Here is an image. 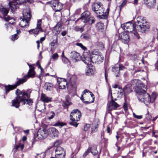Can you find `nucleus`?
<instances>
[{
    "label": "nucleus",
    "instance_id": "nucleus-24",
    "mask_svg": "<svg viewBox=\"0 0 158 158\" xmlns=\"http://www.w3.org/2000/svg\"><path fill=\"white\" fill-rule=\"evenodd\" d=\"M132 87L130 84H127L125 86L123 89V91L125 94H128L132 91Z\"/></svg>",
    "mask_w": 158,
    "mask_h": 158
},
{
    "label": "nucleus",
    "instance_id": "nucleus-53",
    "mask_svg": "<svg viewBox=\"0 0 158 158\" xmlns=\"http://www.w3.org/2000/svg\"><path fill=\"white\" fill-rule=\"evenodd\" d=\"M125 68L124 66H123L122 65H119V67H118V70L119 71L120 70H123Z\"/></svg>",
    "mask_w": 158,
    "mask_h": 158
},
{
    "label": "nucleus",
    "instance_id": "nucleus-63",
    "mask_svg": "<svg viewBox=\"0 0 158 158\" xmlns=\"http://www.w3.org/2000/svg\"><path fill=\"white\" fill-rule=\"evenodd\" d=\"M83 96H84V95H83V94L82 95H81V100L82 101L84 102H85V103H86L84 101V98H83Z\"/></svg>",
    "mask_w": 158,
    "mask_h": 158
},
{
    "label": "nucleus",
    "instance_id": "nucleus-10",
    "mask_svg": "<svg viewBox=\"0 0 158 158\" xmlns=\"http://www.w3.org/2000/svg\"><path fill=\"white\" fill-rule=\"evenodd\" d=\"M42 20L39 19L38 20L37 23L36 27L35 29H31L29 31V32L30 34H34L37 35L40 32H42L43 30L41 27Z\"/></svg>",
    "mask_w": 158,
    "mask_h": 158
},
{
    "label": "nucleus",
    "instance_id": "nucleus-48",
    "mask_svg": "<svg viewBox=\"0 0 158 158\" xmlns=\"http://www.w3.org/2000/svg\"><path fill=\"white\" fill-rule=\"evenodd\" d=\"M52 58L55 60L58 59V54L56 53H55L52 56Z\"/></svg>",
    "mask_w": 158,
    "mask_h": 158
},
{
    "label": "nucleus",
    "instance_id": "nucleus-15",
    "mask_svg": "<svg viewBox=\"0 0 158 158\" xmlns=\"http://www.w3.org/2000/svg\"><path fill=\"white\" fill-rule=\"evenodd\" d=\"M70 58L74 62L79 61L81 59V57L79 53L75 51H72L70 53Z\"/></svg>",
    "mask_w": 158,
    "mask_h": 158
},
{
    "label": "nucleus",
    "instance_id": "nucleus-11",
    "mask_svg": "<svg viewBox=\"0 0 158 158\" xmlns=\"http://www.w3.org/2000/svg\"><path fill=\"white\" fill-rule=\"evenodd\" d=\"M83 95L85 98H86L87 96L89 98V100L87 101H85L86 103H89L94 102V95L89 90L85 89L83 92Z\"/></svg>",
    "mask_w": 158,
    "mask_h": 158
},
{
    "label": "nucleus",
    "instance_id": "nucleus-13",
    "mask_svg": "<svg viewBox=\"0 0 158 158\" xmlns=\"http://www.w3.org/2000/svg\"><path fill=\"white\" fill-rule=\"evenodd\" d=\"M92 60H93V62L100 63L103 61L104 59V57L101 54L98 53V54H92Z\"/></svg>",
    "mask_w": 158,
    "mask_h": 158
},
{
    "label": "nucleus",
    "instance_id": "nucleus-14",
    "mask_svg": "<svg viewBox=\"0 0 158 158\" xmlns=\"http://www.w3.org/2000/svg\"><path fill=\"white\" fill-rule=\"evenodd\" d=\"M118 38L119 40L124 44H127L129 42V36L126 32H123L120 34L119 35Z\"/></svg>",
    "mask_w": 158,
    "mask_h": 158
},
{
    "label": "nucleus",
    "instance_id": "nucleus-26",
    "mask_svg": "<svg viewBox=\"0 0 158 158\" xmlns=\"http://www.w3.org/2000/svg\"><path fill=\"white\" fill-rule=\"evenodd\" d=\"M58 82H59V87L60 89H64L67 84V82L64 79L60 81H58Z\"/></svg>",
    "mask_w": 158,
    "mask_h": 158
},
{
    "label": "nucleus",
    "instance_id": "nucleus-5",
    "mask_svg": "<svg viewBox=\"0 0 158 158\" xmlns=\"http://www.w3.org/2000/svg\"><path fill=\"white\" fill-rule=\"evenodd\" d=\"M8 9L4 8L2 6L0 7V11L2 13L4 16V20L8 22L7 28L8 30L9 28L11 30V27H10V25H12L14 23L15 19L13 18H11L8 16H7V15L8 12Z\"/></svg>",
    "mask_w": 158,
    "mask_h": 158
},
{
    "label": "nucleus",
    "instance_id": "nucleus-2",
    "mask_svg": "<svg viewBox=\"0 0 158 158\" xmlns=\"http://www.w3.org/2000/svg\"><path fill=\"white\" fill-rule=\"evenodd\" d=\"M147 87L142 83H140L135 88V92L138 94V98L139 101L148 105L151 102H153L150 95L146 92Z\"/></svg>",
    "mask_w": 158,
    "mask_h": 158
},
{
    "label": "nucleus",
    "instance_id": "nucleus-50",
    "mask_svg": "<svg viewBox=\"0 0 158 158\" xmlns=\"http://www.w3.org/2000/svg\"><path fill=\"white\" fill-rule=\"evenodd\" d=\"M134 117L138 119H140L142 118V115H136L135 113L133 114Z\"/></svg>",
    "mask_w": 158,
    "mask_h": 158
},
{
    "label": "nucleus",
    "instance_id": "nucleus-3",
    "mask_svg": "<svg viewBox=\"0 0 158 158\" xmlns=\"http://www.w3.org/2000/svg\"><path fill=\"white\" fill-rule=\"evenodd\" d=\"M15 94L17 96L15 99L12 101L11 106L18 108L19 106L20 102L22 103V105L25 104L24 96H26L27 98H29L30 95L27 93L21 91L18 89L16 90Z\"/></svg>",
    "mask_w": 158,
    "mask_h": 158
},
{
    "label": "nucleus",
    "instance_id": "nucleus-51",
    "mask_svg": "<svg viewBox=\"0 0 158 158\" xmlns=\"http://www.w3.org/2000/svg\"><path fill=\"white\" fill-rule=\"evenodd\" d=\"M64 125V124L63 123L60 122H57V123H56L55 125V126H63Z\"/></svg>",
    "mask_w": 158,
    "mask_h": 158
},
{
    "label": "nucleus",
    "instance_id": "nucleus-60",
    "mask_svg": "<svg viewBox=\"0 0 158 158\" xmlns=\"http://www.w3.org/2000/svg\"><path fill=\"white\" fill-rule=\"evenodd\" d=\"M45 37H41L40 39V41L41 43H42L43 41L45 40Z\"/></svg>",
    "mask_w": 158,
    "mask_h": 158
},
{
    "label": "nucleus",
    "instance_id": "nucleus-39",
    "mask_svg": "<svg viewBox=\"0 0 158 158\" xmlns=\"http://www.w3.org/2000/svg\"><path fill=\"white\" fill-rule=\"evenodd\" d=\"M75 30L77 31H81L82 32L83 31L84 29V28L83 27H80L79 26H77L76 27L75 29Z\"/></svg>",
    "mask_w": 158,
    "mask_h": 158
},
{
    "label": "nucleus",
    "instance_id": "nucleus-1",
    "mask_svg": "<svg viewBox=\"0 0 158 158\" xmlns=\"http://www.w3.org/2000/svg\"><path fill=\"white\" fill-rule=\"evenodd\" d=\"M122 27L127 31L131 33V35L134 38L139 39L140 36L135 30L142 33L148 31L150 26L146 19L143 17L139 16L134 23L130 22L126 23L121 25Z\"/></svg>",
    "mask_w": 158,
    "mask_h": 158
},
{
    "label": "nucleus",
    "instance_id": "nucleus-46",
    "mask_svg": "<svg viewBox=\"0 0 158 158\" xmlns=\"http://www.w3.org/2000/svg\"><path fill=\"white\" fill-rule=\"evenodd\" d=\"M62 61L65 64H67L69 62V60L65 56H64V58L62 59Z\"/></svg>",
    "mask_w": 158,
    "mask_h": 158
},
{
    "label": "nucleus",
    "instance_id": "nucleus-25",
    "mask_svg": "<svg viewBox=\"0 0 158 158\" xmlns=\"http://www.w3.org/2000/svg\"><path fill=\"white\" fill-rule=\"evenodd\" d=\"M49 131L50 134L54 137L57 136L59 133L58 131L54 127L49 128Z\"/></svg>",
    "mask_w": 158,
    "mask_h": 158
},
{
    "label": "nucleus",
    "instance_id": "nucleus-23",
    "mask_svg": "<svg viewBox=\"0 0 158 158\" xmlns=\"http://www.w3.org/2000/svg\"><path fill=\"white\" fill-rule=\"evenodd\" d=\"M51 98L48 97L46 95L43 93L41 94V100L44 103L51 102Z\"/></svg>",
    "mask_w": 158,
    "mask_h": 158
},
{
    "label": "nucleus",
    "instance_id": "nucleus-4",
    "mask_svg": "<svg viewBox=\"0 0 158 158\" xmlns=\"http://www.w3.org/2000/svg\"><path fill=\"white\" fill-rule=\"evenodd\" d=\"M81 116V112L78 109L73 110L70 114V117L71 121L69 122V124L77 127L78 124V123H77V122L80 119Z\"/></svg>",
    "mask_w": 158,
    "mask_h": 158
},
{
    "label": "nucleus",
    "instance_id": "nucleus-38",
    "mask_svg": "<svg viewBox=\"0 0 158 158\" xmlns=\"http://www.w3.org/2000/svg\"><path fill=\"white\" fill-rule=\"evenodd\" d=\"M83 38L85 40H88L90 39L91 36L89 34L86 33L84 34L83 35Z\"/></svg>",
    "mask_w": 158,
    "mask_h": 158
},
{
    "label": "nucleus",
    "instance_id": "nucleus-42",
    "mask_svg": "<svg viewBox=\"0 0 158 158\" xmlns=\"http://www.w3.org/2000/svg\"><path fill=\"white\" fill-rule=\"evenodd\" d=\"M91 148L89 147L86 151L85 152V153L83 155L84 157H85L89 152H91Z\"/></svg>",
    "mask_w": 158,
    "mask_h": 158
},
{
    "label": "nucleus",
    "instance_id": "nucleus-8",
    "mask_svg": "<svg viewBox=\"0 0 158 158\" xmlns=\"http://www.w3.org/2000/svg\"><path fill=\"white\" fill-rule=\"evenodd\" d=\"M92 9L97 15L102 14L104 11L102 4L100 2L94 3L92 5Z\"/></svg>",
    "mask_w": 158,
    "mask_h": 158
},
{
    "label": "nucleus",
    "instance_id": "nucleus-62",
    "mask_svg": "<svg viewBox=\"0 0 158 158\" xmlns=\"http://www.w3.org/2000/svg\"><path fill=\"white\" fill-rule=\"evenodd\" d=\"M112 86L114 88H117L118 87V85L117 84H114L112 85Z\"/></svg>",
    "mask_w": 158,
    "mask_h": 158
},
{
    "label": "nucleus",
    "instance_id": "nucleus-44",
    "mask_svg": "<svg viewBox=\"0 0 158 158\" xmlns=\"http://www.w3.org/2000/svg\"><path fill=\"white\" fill-rule=\"evenodd\" d=\"M76 45L80 47L81 48L84 50H85L87 49L86 48L83 46L81 43H76Z\"/></svg>",
    "mask_w": 158,
    "mask_h": 158
},
{
    "label": "nucleus",
    "instance_id": "nucleus-54",
    "mask_svg": "<svg viewBox=\"0 0 158 158\" xmlns=\"http://www.w3.org/2000/svg\"><path fill=\"white\" fill-rule=\"evenodd\" d=\"M90 20H91V22H89V24H92L93 23H94L95 21V19L93 17H91V19H90Z\"/></svg>",
    "mask_w": 158,
    "mask_h": 158
},
{
    "label": "nucleus",
    "instance_id": "nucleus-40",
    "mask_svg": "<svg viewBox=\"0 0 158 158\" xmlns=\"http://www.w3.org/2000/svg\"><path fill=\"white\" fill-rule=\"evenodd\" d=\"M103 24L101 22H99L97 23V27L99 29H102L103 27Z\"/></svg>",
    "mask_w": 158,
    "mask_h": 158
},
{
    "label": "nucleus",
    "instance_id": "nucleus-43",
    "mask_svg": "<svg viewBox=\"0 0 158 158\" xmlns=\"http://www.w3.org/2000/svg\"><path fill=\"white\" fill-rule=\"evenodd\" d=\"M90 127V124H86L84 126V130L85 131H87Z\"/></svg>",
    "mask_w": 158,
    "mask_h": 158
},
{
    "label": "nucleus",
    "instance_id": "nucleus-45",
    "mask_svg": "<svg viewBox=\"0 0 158 158\" xmlns=\"http://www.w3.org/2000/svg\"><path fill=\"white\" fill-rule=\"evenodd\" d=\"M62 143L61 140H57L54 143V146L55 147L57 146L60 145Z\"/></svg>",
    "mask_w": 158,
    "mask_h": 158
},
{
    "label": "nucleus",
    "instance_id": "nucleus-30",
    "mask_svg": "<svg viewBox=\"0 0 158 158\" xmlns=\"http://www.w3.org/2000/svg\"><path fill=\"white\" fill-rule=\"evenodd\" d=\"M45 86L47 90H51L53 89L54 86L51 83L47 82L45 83Z\"/></svg>",
    "mask_w": 158,
    "mask_h": 158
},
{
    "label": "nucleus",
    "instance_id": "nucleus-35",
    "mask_svg": "<svg viewBox=\"0 0 158 158\" xmlns=\"http://www.w3.org/2000/svg\"><path fill=\"white\" fill-rule=\"evenodd\" d=\"M56 42V40H53L50 43V45L51 47V50L52 51V50H54L55 49L56 47H55V44Z\"/></svg>",
    "mask_w": 158,
    "mask_h": 158
},
{
    "label": "nucleus",
    "instance_id": "nucleus-31",
    "mask_svg": "<svg viewBox=\"0 0 158 158\" xmlns=\"http://www.w3.org/2000/svg\"><path fill=\"white\" fill-rule=\"evenodd\" d=\"M110 10L109 6H108V7L106 9V11L105 13H104V11L102 13V14L100 15V17H101V18H107L108 15L109 11Z\"/></svg>",
    "mask_w": 158,
    "mask_h": 158
},
{
    "label": "nucleus",
    "instance_id": "nucleus-57",
    "mask_svg": "<svg viewBox=\"0 0 158 158\" xmlns=\"http://www.w3.org/2000/svg\"><path fill=\"white\" fill-rule=\"evenodd\" d=\"M20 147L21 150H22L24 147V145L23 144H21L19 146H18L17 147L16 149H17L18 148Z\"/></svg>",
    "mask_w": 158,
    "mask_h": 158
},
{
    "label": "nucleus",
    "instance_id": "nucleus-58",
    "mask_svg": "<svg viewBox=\"0 0 158 158\" xmlns=\"http://www.w3.org/2000/svg\"><path fill=\"white\" fill-rule=\"evenodd\" d=\"M98 45L101 48H104V45L102 42H99L98 43Z\"/></svg>",
    "mask_w": 158,
    "mask_h": 158
},
{
    "label": "nucleus",
    "instance_id": "nucleus-36",
    "mask_svg": "<svg viewBox=\"0 0 158 158\" xmlns=\"http://www.w3.org/2000/svg\"><path fill=\"white\" fill-rule=\"evenodd\" d=\"M55 116V113L53 111L50 112L48 114V119H52Z\"/></svg>",
    "mask_w": 158,
    "mask_h": 158
},
{
    "label": "nucleus",
    "instance_id": "nucleus-19",
    "mask_svg": "<svg viewBox=\"0 0 158 158\" xmlns=\"http://www.w3.org/2000/svg\"><path fill=\"white\" fill-rule=\"evenodd\" d=\"M84 57L82 58V61L85 64L89 65L90 64L91 62H93V60H92V57H91L89 55L87 56H85V54L84 55Z\"/></svg>",
    "mask_w": 158,
    "mask_h": 158
},
{
    "label": "nucleus",
    "instance_id": "nucleus-20",
    "mask_svg": "<svg viewBox=\"0 0 158 158\" xmlns=\"http://www.w3.org/2000/svg\"><path fill=\"white\" fill-rule=\"evenodd\" d=\"M156 0H145V4L149 8H154L156 5Z\"/></svg>",
    "mask_w": 158,
    "mask_h": 158
},
{
    "label": "nucleus",
    "instance_id": "nucleus-61",
    "mask_svg": "<svg viewBox=\"0 0 158 158\" xmlns=\"http://www.w3.org/2000/svg\"><path fill=\"white\" fill-rule=\"evenodd\" d=\"M36 64L38 66V68H40L41 69H42V68L41 67V65H40V63L39 61H37L36 62Z\"/></svg>",
    "mask_w": 158,
    "mask_h": 158
},
{
    "label": "nucleus",
    "instance_id": "nucleus-22",
    "mask_svg": "<svg viewBox=\"0 0 158 158\" xmlns=\"http://www.w3.org/2000/svg\"><path fill=\"white\" fill-rule=\"evenodd\" d=\"M20 21L19 23V25L21 27H28L29 24H28L29 21L28 20H25L23 18H20Z\"/></svg>",
    "mask_w": 158,
    "mask_h": 158
},
{
    "label": "nucleus",
    "instance_id": "nucleus-49",
    "mask_svg": "<svg viewBox=\"0 0 158 158\" xmlns=\"http://www.w3.org/2000/svg\"><path fill=\"white\" fill-rule=\"evenodd\" d=\"M18 37L17 34H16L13 35L11 38V40L13 41H15L16 40H17Z\"/></svg>",
    "mask_w": 158,
    "mask_h": 158
},
{
    "label": "nucleus",
    "instance_id": "nucleus-52",
    "mask_svg": "<svg viewBox=\"0 0 158 158\" xmlns=\"http://www.w3.org/2000/svg\"><path fill=\"white\" fill-rule=\"evenodd\" d=\"M90 19H91V17H89L87 19H85V21H83V22L84 23L89 22H89H90L91 21V20H90Z\"/></svg>",
    "mask_w": 158,
    "mask_h": 158
},
{
    "label": "nucleus",
    "instance_id": "nucleus-47",
    "mask_svg": "<svg viewBox=\"0 0 158 158\" xmlns=\"http://www.w3.org/2000/svg\"><path fill=\"white\" fill-rule=\"evenodd\" d=\"M127 1H124L122 3L121 5L118 6L119 8L120 9V10H121V8L125 5L127 3Z\"/></svg>",
    "mask_w": 158,
    "mask_h": 158
},
{
    "label": "nucleus",
    "instance_id": "nucleus-16",
    "mask_svg": "<svg viewBox=\"0 0 158 158\" xmlns=\"http://www.w3.org/2000/svg\"><path fill=\"white\" fill-rule=\"evenodd\" d=\"M119 106V105L112 99L108 104V110L110 111L116 109Z\"/></svg>",
    "mask_w": 158,
    "mask_h": 158
},
{
    "label": "nucleus",
    "instance_id": "nucleus-18",
    "mask_svg": "<svg viewBox=\"0 0 158 158\" xmlns=\"http://www.w3.org/2000/svg\"><path fill=\"white\" fill-rule=\"evenodd\" d=\"M62 25L61 23H58L53 30V33L56 35L59 34L61 30Z\"/></svg>",
    "mask_w": 158,
    "mask_h": 158
},
{
    "label": "nucleus",
    "instance_id": "nucleus-7",
    "mask_svg": "<svg viewBox=\"0 0 158 158\" xmlns=\"http://www.w3.org/2000/svg\"><path fill=\"white\" fill-rule=\"evenodd\" d=\"M35 74V73L34 71V69L33 68L30 69L27 75L25 76L23 78L19 79L14 85L16 87L17 86L26 82L28 78L30 77H33Z\"/></svg>",
    "mask_w": 158,
    "mask_h": 158
},
{
    "label": "nucleus",
    "instance_id": "nucleus-32",
    "mask_svg": "<svg viewBox=\"0 0 158 158\" xmlns=\"http://www.w3.org/2000/svg\"><path fill=\"white\" fill-rule=\"evenodd\" d=\"M94 67L91 66H88L86 69V73L89 74L90 73H94Z\"/></svg>",
    "mask_w": 158,
    "mask_h": 158
},
{
    "label": "nucleus",
    "instance_id": "nucleus-59",
    "mask_svg": "<svg viewBox=\"0 0 158 158\" xmlns=\"http://www.w3.org/2000/svg\"><path fill=\"white\" fill-rule=\"evenodd\" d=\"M67 33V32L66 31H63L61 33V35L63 36H64L66 35Z\"/></svg>",
    "mask_w": 158,
    "mask_h": 158
},
{
    "label": "nucleus",
    "instance_id": "nucleus-64",
    "mask_svg": "<svg viewBox=\"0 0 158 158\" xmlns=\"http://www.w3.org/2000/svg\"><path fill=\"white\" fill-rule=\"evenodd\" d=\"M156 68L158 70V60L156 64Z\"/></svg>",
    "mask_w": 158,
    "mask_h": 158
},
{
    "label": "nucleus",
    "instance_id": "nucleus-17",
    "mask_svg": "<svg viewBox=\"0 0 158 158\" xmlns=\"http://www.w3.org/2000/svg\"><path fill=\"white\" fill-rule=\"evenodd\" d=\"M23 19L29 21L31 19V15L28 8L24 9L23 11Z\"/></svg>",
    "mask_w": 158,
    "mask_h": 158
},
{
    "label": "nucleus",
    "instance_id": "nucleus-9",
    "mask_svg": "<svg viewBox=\"0 0 158 158\" xmlns=\"http://www.w3.org/2000/svg\"><path fill=\"white\" fill-rule=\"evenodd\" d=\"M55 157L50 158H65V151L63 148L60 146L57 147L55 149Z\"/></svg>",
    "mask_w": 158,
    "mask_h": 158
},
{
    "label": "nucleus",
    "instance_id": "nucleus-41",
    "mask_svg": "<svg viewBox=\"0 0 158 158\" xmlns=\"http://www.w3.org/2000/svg\"><path fill=\"white\" fill-rule=\"evenodd\" d=\"M24 100H25V104L27 102V104L30 105L33 103L32 100L30 99H26L24 98Z\"/></svg>",
    "mask_w": 158,
    "mask_h": 158
},
{
    "label": "nucleus",
    "instance_id": "nucleus-12",
    "mask_svg": "<svg viewBox=\"0 0 158 158\" xmlns=\"http://www.w3.org/2000/svg\"><path fill=\"white\" fill-rule=\"evenodd\" d=\"M48 131L45 129H40L38 131L37 137L39 139L46 138L48 136Z\"/></svg>",
    "mask_w": 158,
    "mask_h": 158
},
{
    "label": "nucleus",
    "instance_id": "nucleus-56",
    "mask_svg": "<svg viewBox=\"0 0 158 158\" xmlns=\"http://www.w3.org/2000/svg\"><path fill=\"white\" fill-rule=\"evenodd\" d=\"M146 117L148 120H150L151 119L152 117L149 114H147L146 115Z\"/></svg>",
    "mask_w": 158,
    "mask_h": 158
},
{
    "label": "nucleus",
    "instance_id": "nucleus-37",
    "mask_svg": "<svg viewBox=\"0 0 158 158\" xmlns=\"http://www.w3.org/2000/svg\"><path fill=\"white\" fill-rule=\"evenodd\" d=\"M91 152L94 155H96L98 153V151L97 150V148L96 147H94L92 149L91 148Z\"/></svg>",
    "mask_w": 158,
    "mask_h": 158
},
{
    "label": "nucleus",
    "instance_id": "nucleus-33",
    "mask_svg": "<svg viewBox=\"0 0 158 158\" xmlns=\"http://www.w3.org/2000/svg\"><path fill=\"white\" fill-rule=\"evenodd\" d=\"M112 70L113 72L114 73L116 77H119L120 76V74L119 71L118 70V67H113Z\"/></svg>",
    "mask_w": 158,
    "mask_h": 158
},
{
    "label": "nucleus",
    "instance_id": "nucleus-21",
    "mask_svg": "<svg viewBox=\"0 0 158 158\" xmlns=\"http://www.w3.org/2000/svg\"><path fill=\"white\" fill-rule=\"evenodd\" d=\"M73 77H72L70 78V80L71 85L73 87L72 89V93L69 91V94L71 96H73L75 94L76 87V86L75 85L76 81H73Z\"/></svg>",
    "mask_w": 158,
    "mask_h": 158
},
{
    "label": "nucleus",
    "instance_id": "nucleus-28",
    "mask_svg": "<svg viewBox=\"0 0 158 158\" xmlns=\"http://www.w3.org/2000/svg\"><path fill=\"white\" fill-rule=\"evenodd\" d=\"M90 15L89 12L87 11H85L82 14L80 19L82 20V21H85V19H87L89 17Z\"/></svg>",
    "mask_w": 158,
    "mask_h": 158
},
{
    "label": "nucleus",
    "instance_id": "nucleus-6",
    "mask_svg": "<svg viewBox=\"0 0 158 158\" xmlns=\"http://www.w3.org/2000/svg\"><path fill=\"white\" fill-rule=\"evenodd\" d=\"M33 1V0H16L14 2H10L9 4L11 10L13 11L19 8V5L22 4L26 2L31 3Z\"/></svg>",
    "mask_w": 158,
    "mask_h": 158
},
{
    "label": "nucleus",
    "instance_id": "nucleus-55",
    "mask_svg": "<svg viewBox=\"0 0 158 158\" xmlns=\"http://www.w3.org/2000/svg\"><path fill=\"white\" fill-rule=\"evenodd\" d=\"M98 127V125L96 126L95 127H94L92 128V131L94 132H96L97 130V128Z\"/></svg>",
    "mask_w": 158,
    "mask_h": 158
},
{
    "label": "nucleus",
    "instance_id": "nucleus-27",
    "mask_svg": "<svg viewBox=\"0 0 158 158\" xmlns=\"http://www.w3.org/2000/svg\"><path fill=\"white\" fill-rule=\"evenodd\" d=\"M139 82L140 81L138 80L135 79L131 81L130 83L128 84H130L131 87L135 89V88L139 84H140V83Z\"/></svg>",
    "mask_w": 158,
    "mask_h": 158
},
{
    "label": "nucleus",
    "instance_id": "nucleus-34",
    "mask_svg": "<svg viewBox=\"0 0 158 158\" xmlns=\"http://www.w3.org/2000/svg\"><path fill=\"white\" fill-rule=\"evenodd\" d=\"M38 110L40 112H43L45 111V104L39 105L38 106Z\"/></svg>",
    "mask_w": 158,
    "mask_h": 158
},
{
    "label": "nucleus",
    "instance_id": "nucleus-29",
    "mask_svg": "<svg viewBox=\"0 0 158 158\" xmlns=\"http://www.w3.org/2000/svg\"><path fill=\"white\" fill-rule=\"evenodd\" d=\"M5 87L6 89V94L8 93L10 90H13L16 88V86H15L14 85H8L5 86Z\"/></svg>",
    "mask_w": 158,
    "mask_h": 158
}]
</instances>
